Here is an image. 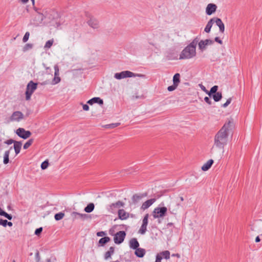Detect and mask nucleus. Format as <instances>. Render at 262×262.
Listing matches in <instances>:
<instances>
[{
    "instance_id": "a211bd4d",
    "label": "nucleus",
    "mask_w": 262,
    "mask_h": 262,
    "mask_svg": "<svg viewBox=\"0 0 262 262\" xmlns=\"http://www.w3.org/2000/svg\"><path fill=\"white\" fill-rule=\"evenodd\" d=\"M156 201V199H151L149 200H147L145 202H144L142 206H141V209L143 210L147 209L149 208L152 204H153Z\"/></svg>"
},
{
    "instance_id": "6e6d98bb",
    "label": "nucleus",
    "mask_w": 262,
    "mask_h": 262,
    "mask_svg": "<svg viewBox=\"0 0 262 262\" xmlns=\"http://www.w3.org/2000/svg\"><path fill=\"white\" fill-rule=\"evenodd\" d=\"M172 256H176L178 258H180V255L178 253H176V254H172Z\"/></svg>"
},
{
    "instance_id": "9b49d317",
    "label": "nucleus",
    "mask_w": 262,
    "mask_h": 262,
    "mask_svg": "<svg viewBox=\"0 0 262 262\" xmlns=\"http://www.w3.org/2000/svg\"><path fill=\"white\" fill-rule=\"evenodd\" d=\"M213 43V41L207 39L205 40H201L200 41H198L199 48L202 51L205 50L206 47L208 45H211Z\"/></svg>"
},
{
    "instance_id": "bb28decb",
    "label": "nucleus",
    "mask_w": 262,
    "mask_h": 262,
    "mask_svg": "<svg viewBox=\"0 0 262 262\" xmlns=\"http://www.w3.org/2000/svg\"><path fill=\"white\" fill-rule=\"evenodd\" d=\"M157 255L161 256L162 258H164L166 259H168L170 258V252L168 250L161 252L158 253Z\"/></svg>"
},
{
    "instance_id": "b1692460",
    "label": "nucleus",
    "mask_w": 262,
    "mask_h": 262,
    "mask_svg": "<svg viewBox=\"0 0 262 262\" xmlns=\"http://www.w3.org/2000/svg\"><path fill=\"white\" fill-rule=\"evenodd\" d=\"M213 163V160L212 159L209 160L206 163H205L202 166V170L203 171H207L208 170L211 166L212 164Z\"/></svg>"
},
{
    "instance_id": "2f4dec72",
    "label": "nucleus",
    "mask_w": 262,
    "mask_h": 262,
    "mask_svg": "<svg viewBox=\"0 0 262 262\" xmlns=\"http://www.w3.org/2000/svg\"><path fill=\"white\" fill-rule=\"evenodd\" d=\"M9 151H5V152L4 153V160H3V163L5 164H7L9 163Z\"/></svg>"
},
{
    "instance_id": "f3484780",
    "label": "nucleus",
    "mask_w": 262,
    "mask_h": 262,
    "mask_svg": "<svg viewBox=\"0 0 262 262\" xmlns=\"http://www.w3.org/2000/svg\"><path fill=\"white\" fill-rule=\"evenodd\" d=\"M147 195V193L135 194L133 196L132 198V202L134 204H137L140 201H141L142 199V198L146 197Z\"/></svg>"
},
{
    "instance_id": "9d476101",
    "label": "nucleus",
    "mask_w": 262,
    "mask_h": 262,
    "mask_svg": "<svg viewBox=\"0 0 262 262\" xmlns=\"http://www.w3.org/2000/svg\"><path fill=\"white\" fill-rule=\"evenodd\" d=\"M148 214H146L144 216L142 220V225L139 230V233L141 234H144L146 231L147 229V226L148 225Z\"/></svg>"
},
{
    "instance_id": "1a4fd4ad",
    "label": "nucleus",
    "mask_w": 262,
    "mask_h": 262,
    "mask_svg": "<svg viewBox=\"0 0 262 262\" xmlns=\"http://www.w3.org/2000/svg\"><path fill=\"white\" fill-rule=\"evenodd\" d=\"M16 134L20 138L26 139L31 135V133L29 130H26L23 128H18L16 130Z\"/></svg>"
},
{
    "instance_id": "37998d69",
    "label": "nucleus",
    "mask_w": 262,
    "mask_h": 262,
    "mask_svg": "<svg viewBox=\"0 0 262 262\" xmlns=\"http://www.w3.org/2000/svg\"><path fill=\"white\" fill-rule=\"evenodd\" d=\"M32 48V44L27 43V44H26L24 46V49H23V51H26L31 49Z\"/></svg>"
},
{
    "instance_id": "8fccbe9b",
    "label": "nucleus",
    "mask_w": 262,
    "mask_h": 262,
    "mask_svg": "<svg viewBox=\"0 0 262 262\" xmlns=\"http://www.w3.org/2000/svg\"><path fill=\"white\" fill-rule=\"evenodd\" d=\"M199 86L203 91H204V92L208 94V91L206 90L205 86H204L202 84H200Z\"/></svg>"
},
{
    "instance_id": "7ed1b4c3",
    "label": "nucleus",
    "mask_w": 262,
    "mask_h": 262,
    "mask_svg": "<svg viewBox=\"0 0 262 262\" xmlns=\"http://www.w3.org/2000/svg\"><path fill=\"white\" fill-rule=\"evenodd\" d=\"M4 144H6L8 145H11L12 143L14 144L13 146H11L6 151H9V154H10V151L13 150V149H14L15 155H17L20 151L21 148V142L19 141H16L13 139H9L4 142Z\"/></svg>"
},
{
    "instance_id": "aec40b11",
    "label": "nucleus",
    "mask_w": 262,
    "mask_h": 262,
    "mask_svg": "<svg viewBox=\"0 0 262 262\" xmlns=\"http://www.w3.org/2000/svg\"><path fill=\"white\" fill-rule=\"evenodd\" d=\"M118 217L121 220H126L129 217V213L124 209H119L118 212Z\"/></svg>"
},
{
    "instance_id": "0eeeda50",
    "label": "nucleus",
    "mask_w": 262,
    "mask_h": 262,
    "mask_svg": "<svg viewBox=\"0 0 262 262\" xmlns=\"http://www.w3.org/2000/svg\"><path fill=\"white\" fill-rule=\"evenodd\" d=\"M126 233L124 231H120L117 232L114 237V240L116 244H121L124 239Z\"/></svg>"
},
{
    "instance_id": "20e7f679",
    "label": "nucleus",
    "mask_w": 262,
    "mask_h": 262,
    "mask_svg": "<svg viewBox=\"0 0 262 262\" xmlns=\"http://www.w3.org/2000/svg\"><path fill=\"white\" fill-rule=\"evenodd\" d=\"M136 76L144 77L145 75L140 74H135L129 71H124L120 73H116L114 75V77L117 79H121L127 77H132Z\"/></svg>"
},
{
    "instance_id": "393cba45",
    "label": "nucleus",
    "mask_w": 262,
    "mask_h": 262,
    "mask_svg": "<svg viewBox=\"0 0 262 262\" xmlns=\"http://www.w3.org/2000/svg\"><path fill=\"white\" fill-rule=\"evenodd\" d=\"M214 19L211 18L208 21L204 29L205 32L209 33L210 32L212 25L214 23Z\"/></svg>"
},
{
    "instance_id": "c85d7f7f",
    "label": "nucleus",
    "mask_w": 262,
    "mask_h": 262,
    "mask_svg": "<svg viewBox=\"0 0 262 262\" xmlns=\"http://www.w3.org/2000/svg\"><path fill=\"white\" fill-rule=\"evenodd\" d=\"M211 96H212L215 102L219 101L222 98L221 92H217L216 93L213 94Z\"/></svg>"
},
{
    "instance_id": "13d9d810",
    "label": "nucleus",
    "mask_w": 262,
    "mask_h": 262,
    "mask_svg": "<svg viewBox=\"0 0 262 262\" xmlns=\"http://www.w3.org/2000/svg\"><path fill=\"white\" fill-rule=\"evenodd\" d=\"M104 233L103 232H98L97 233V235L98 236H102V234H104Z\"/></svg>"
},
{
    "instance_id": "e2e57ef3",
    "label": "nucleus",
    "mask_w": 262,
    "mask_h": 262,
    "mask_svg": "<svg viewBox=\"0 0 262 262\" xmlns=\"http://www.w3.org/2000/svg\"><path fill=\"white\" fill-rule=\"evenodd\" d=\"M111 262H120V261L119 260H116L115 261H112Z\"/></svg>"
},
{
    "instance_id": "49530a36",
    "label": "nucleus",
    "mask_w": 262,
    "mask_h": 262,
    "mask_svg": "<svg viewBox=\"0 0 262 262\" xmlns=\"http://www.w3.org/2000/svg\"><path fill=\"white\" fill-rule=\"evenodd\" d=\"M40 256H39V253L38 251H36L35 253V261L36 262H39L40 261Z\"/></svg>"
},
{
    "instance_id": "39448f33",
    "label": "nucleus",
    "mask_w": 262,
    "mask_h": 262,
    "mask_svg": "<svg viewBox=\"0 0 262 262\" xmlns=\"http://www.w3.org/2000/svg\"><path fill=\"white\" fill-rule=\"evenodd\" d=\"M168 209L166 207H158L152 211V215L154 219L162 218L166 214Z\"/></svg>"
},
{
    "instance_id": "79ce46f5",
    "label": "nucleus",
    "mask_w": 262,
    "mask_h": 262,
    "mask_svg": "<svg viewBox=\"0 0 262 262\" xmlns=\"http://www.w3.org/2000/svg\"><path fill=\"white\" fill-rule=\"evenodd\" d=\"M29 36H30L29 32H27L25 33V35H24V37L23 38V42H27L28 41V39H29Z\"/></svg>"
},
{
    "instance_id": "4be33fe9",
    "label": "nucleus",
    "mask_w": 262,
    "mask_h": 262,
    "mask_svg": "<svg viewBox=\"0 0 262 262\" xmlns=\"http://www.w3.org/2000/svg\"><path fill=\"white\" fill-rule=\"evenodd\" d=\"M71 215L74 219H80L83 220L86 219L88 216V215L86 214L80 213L77 212H73Z\"/></svg>"
},
{
    "instance_id": "c03bdc74",
    "label": "nucleus",
    "mask_w": 262,
    "mask_h": 262,
    "mask_svg": "<svg viewBox=\"0 0 262 262\" xmlns=\"http://www.w3.org/2000/svg\"><path fill=\"white\" fill-rule=\"evenodd\" d=\"M231 100L232 98H229V99H227L226 102L222 105V106L223 107H226L231 103Z\"/></svg>"
},
{
    "instance_id": "ddd939ff",
    "label": "nucleus",
    "mask_w": 262,
    "mask_h": 262,
    "mask_svg": "<svg viewBox=\"0 0 262 262\" xmlns=\"http://www.w3.org/2000/svg\"><path fill=\"white\" fill-rule=\"evenodd\" d=\"M24 115L19 111L14 112L10 117V120L12 121H19L23 119Z\"/></svg>"
},
{
    "instance_id": "5fc2aeb1",
    "label": "nucleus",
    "mask_w": 262,
    "mask_h": 262,
    "mask_svg": "<svg viewBox=\"0 0 262 262\" xmlns=\"http://www.w3.org/2000/svg\"><path fill=\"white\" fill-rule=\"evenodd\" d=\"M82 107H83V110H84L85 111H88L89 110V106H88V105H87L86 104H83Z\"/></svg>"
},
{
    "instance_id": "09e8293b",
    "label": "nucleus",
    "mask_w": 262,
    "mask_h": 262,
    "mask_svg": "<svg viewBox=\"0 0 262 262\" xmlns=\"http://www.w3.org/2000/svg\"><path fill=\"white\" fill-rule=\"evenodd\" d=\"M42 231V228L40 227L35 230V234L37 235H39Z\"/></svg>"
},
{
    "instance_id": "cd10ccee",
    "label": "nucleus",
    "mask_w": 262,
    "mask_h": 262,
    "mask_svg": "<svg viewBox=\"0 0 262 262\" xmlns=\"http://www.w3.org/2000/svg\"><path fill=\"white\" fill-rule=\"evenodd\" d=\"M95 208V205L94 203H89L85 208H84V211L86 213H90L92 212Z\"/></svg>"
},
{
    "instance_id": "c9c22d12",
    "label": "nucleus",
    "mask_w": 262,
    "mask_h": 262,
    "mask_svg": "<svg viewBox=\"0 0 262 262\" xmlns=\"http://www.w3.org/2000/svg\"><path fill=\"white\" fill-rule=\"evenodd\" d=\"M64 214L61 212L56 213L54 217L56 221H59V220H61L64 217Z\"/></svg>"
},
{
    "instance_id": "473e14b6",
    "label": "nucleus",
    "mask_w": 262,
    "mask_h": 262,
    "mask_svg": "<svg viewBox=\"0 0 262 262\" xmlns=\"http://www.w3.org/2000/svg\"><path fill=\"white\" fill-rule=\"evenodd\" d=\"M12 223L11 222H8L6 220L1 219V225L4 227H6L7 225L9 227H11L12 226Z\"/></svg>"
},
{
    "instance_id": "de8ad7c7",
    "label": "nucleus",
    "mask_w": 262,
    "mask_h": 262,
    "mask_svg": "<svg viewBox=\"0 0 262 262\" xmlns=\"http://www.w3.org/2000/svg\"><path fill=\"white\" fill-rule=\"evenodd\" d=\"M56 258L55 256H51L50 258L46 259V262H56Z\"/></svg>"
},
{
    "instance_id": "ea45409f",
    "label": "nucleus",
    "mask_w": 262,
    "mask_h": 262,
    "mask_svg": "<svg viewBox=\"0 0 262 262\" xmlns=\"http://www.w3.org/2000/svg\"><path fill=\"white\" fill-rule=\"evenodd\" d=\"M120 124V123H112V124L106 125L105 127H106V128H115V127L119 126Z\"/></svg>"
},
{
    "instance_id": "6ab92c4d",
    "label": "nucleus",
    "mask_w": 262,
    "mask_h": 262,
    "mask_svg": "<svg viewBox=\"0 0 262 262\" xmlns=\"http://www.w3.org/2000/svg\"><path fill=\"white\" fill-rule=\"evenodd\" d=\"M213 18H215L214 22L219 27L220 31L222 33H223L225 31V26L222 20L220 18L217 17H213Z\"/></svg>"
},
{
    "instance_id": "864d4df0",
    "label": "nucleus",
    "mask_w": 262,
    "mask_h": 262,
    "mask_svg": "<svg viewBox=\"0 0 262 262\" xmlns=\"http://www.w3.org/2000/svg\"><path fill=\"white\" fill-rule=\"evenodd\" d=\"M215 41L218 42L219 43L222 45L223 43V41L221 40L219 37H216L214 39Z\"/></svg>"
},
{
    "instance_id": "a878e982",
    "label": "nucleus",
    "mask_w": 262,
    "mask_h": 262,
    "mask_svg": "<svg viewBox=\"0 0 262 262\" xmlns=\"http://www.w3.org/2000/svg\"><path fill=\"white\" fill-rule=\"evenodd\" d=\"M88 23L90 26H91L92 28L94 29L97 28L99 27L98 21L95 19H90L88 21Z\"/></svg>"
},
{
    "instance_id": "c756f323",
    "label": "nucleus",
    "mask_w": 262,
    "mask_h": 262,
    "mask_svg": "<svg viewBox=\"0 0 262 262\" xmlns=\"http://www.w3.org/2000/svg\"><path fill=\"white\" fill-rule=\"evenodd\" d=\"M180 75L179 73L176 74L173 77V83L175 85H178L180 83Z\"/></svg>"
},
{
    "instance_id": "4468645a",
    "label": "nucleus",
    "mask_w": 262,
    "mask_h": 262,
    "mask_svg": "<svg viewBox=\"0 0 262 262\" xmlns=\"http://www.w3.org/2000/svg\"><path fill=\"white\" fill-rule=\"evenodd\" d=\"M135 250V254L136 256L141 258L145 254L146 251L144 249L141 248L139 247H130Z\"/></svg>"
},
{
    "instance_id": "72a5a7b5",
    "label": "nucleus",
    "mask_w": 262,
    "mask_h": 262,
    "mask_svg": "<svg viewBox=\"0 0 262 262\" xmlns=\"http://www.w3.org/2000/svg\"><path fill=\"white\" fill-rule=\"evenodd\" d=\"M110 240V237L105 236L100 239L99 243L100 244H105Z\"/></svg>"
},
{
    "instance_id": "423d86ee",
    "label": "nucleus",
    "mask_w": 262,
    "mask_h": 262,
    "mask_svg": "<svg viewBox=\"0 0 262 262\" xmlns=\"http://www.w3.org/2000/svg\"><path fill=\"white\" fill-rule=\"evenodd\" d=\"M36 83H34L32 81H30L27 84V89L26 91V99L29 100L31 98L32 94L33 93L34 91L37 89Z\"/></svg>"
},
{
    "instance_id": "6e6552de",
    "label": "nucleus",
    "mask_w": 262,
    "mask_h": 262,
    "mask_svg": "<svg viewBox=\"0 0 262 262\" xmlns=\"http://www.w3.org/2000/svg\"><path fill=\"white\" fill-rule=\"evenodd\" d=\"M180 204L176 201H171L168 206V210L173 214H176L180 208Z\"/></svg>"
},
{
    "instance_id": "58836bf2",
    "label": "nucleus",
    "mask_w": 262,
    "mask_h": 262,
    "mask_svg": "<svg viewBox=\"0 0 262 262\" xmlns=\"http://www.w3.org/2000/svg\"><path fill=\"white\" fill-rule=\"evenodd\" d=\"M129 246H139V244L137 239L135 238H133L130 240Z\"/></svg>"
},
{
    "instance_id": "f257e3e1",
    "label": "nucleus",
    "mask_w": 262,
    "mask_h": 262,
    "mask_svg": "<svg viewBox=\"0 0 262 262\" xmlns=\"http://www.w3.org/2000/svg\"><path fill=\"white\" fill-rule=\"evenodd\" d=\"M234 127V123L232 119H229L225 122L214 136L212 151L216 148L224 151V147L227 144L229 136L232 133Z\"/></svg>"
},
{
    "instance_id": "3c124183",
    "label": "nucleus",
    "mask_w": 262,
    "mask_h": 262,
    "mask_svg": "<svg viewBox=\"0 0 262 262\" xmlns=\"http://www.w3.org/2000/svg\"><path fill=\"white\" fill-rule=\"evenodd\" d=\"M204 101L207 103H208V104H211V100L210 99V98L208 97H205L204 98Z\"/></svg>"
},
{
    "instance_id": "f704fd0d",
    "label": "nucleus",
    "mask_w": 262,
    "mask_h": 262,
    "mask_svg": "<svg viewBox=\"0 0 262 262\" xmlns=\"http://www.w3.org/2000/svg\"><path fill=\"white\" fill-rule=\"evenodd\" d=\"M1 216H4L9 220H11L12 219V215L7 213L5 211L1 209Z\"/></svg>"
},
{
    "instance_id": "4c0bfd02",
    "label": "nucleus",
    "mask_w": 262,
    "mask_h": 262,
    "mask_svg": "<svg viewBox=\"0 0 262 262\" xmlns=\"http://www.w3.org/2000/svg\"><path fill=\"white\" fill-rule=\"evenodd\" d=\"M33 142V139H29L27 142H26V143L24 145V146H23V148L25 149H26L27 148H28L32 144Z\"/></svg>"
},
{
    "instance_id": "0e129e2a",
    "label": "nucleus",
    "mask_w": 262,
    "mask_h": 262,
    "mask_svg": "<svg viewBox=\"0 0 262 262\" xmlns=\"http://www.w3.org/2000/svg\"><path fill=\"white\" fill-rule=\"evenodd\" d=\"M12 262H15V260H13Z\"/></svg>"
},
{
    "instance_id": "5701e85b",
    "label": "nucleus",
    "mask_w": 262,
    "mask_h": 262,
    "mask_svg": "<svg viewBox=\"0 0 262 262\" xmlns=\"http://www.w3.org/2000/svg\"><path fill=\"white\" fill-rule=\"evenodd\" d=\"M115 249L114 247H110L108 250L106 251L104 255V258L105 260H107L108 259L111 258L112 255L114 254Z\"/></svg>"
},
{
    "instance_id": "bf43d9fd",
    "label": "nucleus",
    "mask_w": 262,
    "mask_h": 262,
    "mask_svg": "<svg viewBox=\"0 0 262 262\" xmlns=\"http://www.w3.org/2000/svg\"><path fill=\"white\" fill-rule=\"evenodd\" d=\"M260 241V238L259 236H257L255 238V242H259Z\"/></svg>"
},
{
    "instance_id": "603ef678",
    "label": "nucleus",
    "mask_w": 262,
    "mask_h": 262,
    "mask_svg": "<svg viewBox=\"0 0 262 262\" xmlns=\"http://www.w3.org/2000/svg\"><path fill=\"white\" fill-rule=\"evenodd\" d=\"M162 259V258L161 256L157 254L155 262H161Z\"/></svg>"
},
{
    "instance_id": "4d7b16f0",
    "label": "nucleus",
    "mask_w": 262,
    "mask_h": 262,
    "mask_svg": "<svg viewBox=\"0 0 262 262\" xmlns=\"http://www.w3.org/2000/svg\"><path fill=\"white\" fill-rule=\"evenodd\" d=\"M18 1L21 2V3H23V4H26L29 1V0H18Z\"/></svg>"
},
{
    "instance_id": "412c9836",
    "label": "nucleus",
    "mask_w": 262,
    "mask_h": 262,
    "mask_svg": "<svg viewBox=\"0 0 262 262\" xmlns=\"http://www.w3.org/2000/svg\"><path fill=\"white\" fill-rule=\"evenodd\" d=\"M87 103H88L90 105H92L94 103H98L99 105H102L103 104V101L102 99H101L99 97H94V98L91 99L90 100H89L87 102Z\"/></svg>"
},
{
    "instance_id": "a19ab883",
    "label": "nucleus",
    "mask_w": 262,
    "mask_h": 262,
    "mask_svg": "<svg viewBox=\"0 0 262 262\" xmlns=\"http://www.w3.org/2000/svg\"><path fill=\"white\" fill-rule=\"evenodd\" d=\"M49 165V163L47 161H45L41 164V168L42 169H46Z\"/></svg>"
},
{
    "instance_id": "7c9ffc66",
    "label": "nucleus",
    "mask_w": 262,
    "mask_h": 262,
    "mask_svg": "<svg viewBox=\"0 0 262 262\" xmlns=\"http://www.w3.org/2000/svg\"><path fill=\"white\" fill-rule=\"evenodd\" d=\"M217 89H218V86L217 85H214L213 86V87H212L210 90V91L208 92V95L210 96V97H211V96L214 94H215L217 93Z\"/></svg>"
},
{
    "instance_id": "f8f14e48",
    "label": "nucleus",
    "mask_w": 262,
    "mask_h": 262,
    "mask_svg": "<svg viewBox=\"0 0 262 262\" xmlns=\"http://www.w3.org/2000/svg\"><path fill=\"white\" fill-rule=\"evenodd\" d=\"M124 205V203L122 201H118L116 203H112L110 204L107 208L108 210L110 212H114L115 209L123 207Z\"/></svg>"
},
{
    "instance_id": "680f3d73",
    "label": "nucleus",
    "mask_w": 262,
    "mask_h": 262,
    "mask_svg": "<svg viewBox=\"0 0 262 262\" xmlns=\"http://www.w3.org/2000/svg\"><path fill=\"white\" fill-rule=\"evenodd\" d=\"M32 1V4L34 5L35 3V0H31Z\"/></svg>"
},
{
    "instance_id": "dca6fc26",
    "label": "nucleus",
    "mask_w": 262,
    "mask_h": 262,
    "mask_svg": "<svg viewBox=\"0 0 262 262\" xmlns=\"http://www.w3.org/2000/svg\"><path fill=\"white\" fill-rule=\"evenodd\" d=\"M216 9L217 6L215 4L210 3L207 6L206 13L207 15H210L216 11Z\"/></svg>"
},
{
    "instance_id": "a18cd8bd",
    "label": "nucleus",
    "mask_w": 262,
    "mask_h": 262,
    "mask_svg": "<svg viewBox=\"0 0 262 262\" xmlns=\"http://www.w3.org/2000/svg\"><path fill=\"white\" fill-rule=\"evenodd\" d=\"M177 86H178V85H175L173 83L172 85H170L168 87L167 90L168 91L171 92V91L174 90L177 88Z\"/></svg>"
},
{
    "instance_id": "2eb2a0df",
    "label": "nucleus",
    "mask_w": 262,
    "mask_h": 262,
    "mask_svg": "<svg viewBox=\"0 0 262 262\" xmlns=\"http://www.w3.org/2000/svg\"><path fill=\"white\" fill-rule=\"evenodd\" d=\"M55 70L54 72V78L52 81V83L54 84H57L60 81V78L59 76V67L57 64H55L54 67Z\"/></svg>"
},
{
    "instance_id": "e433bc0d",
    "label": "nucleus",
    "mask_w": 262,
    "mask_h": 262,
    "mask_svg": "<svg viewBox=\"0 0 262 262\" xmlns=\"http://www.w3.org/2000/svg\"><path fill=\"white\" fill-rule=\"evenodd\" d=\"M54 40L53 39L49 40L47 41L44 46L45 49H49L51 47L53 43Z\"/></svg>"
},
{
    "instance_id": "052dcab7",
    "label": "nucleus",
    "mask_w": 262,
    "mask_h": 262,
    "mask_svg": "<svg viewBox=\"0 0 262 262\" xmlns=\"http://www.w3.org/2000/svg\"><path fill=\"white\" fill-rule=\"evenodd\" d=\"M180 200H181V201H184L183 197L181 196V197L180 198Z\"/></svg>"
},
{
    "instance_id": "f03ea898",
    "label": "nucleus",
    "mask_w": 262,
    "mask_h": 262,
    "mask_svg": "<svg viewBox=\"0 0 262 262\" xmlns=\"http://www.w3.org/2000/svg\"><path fill=\"white\" fill-rule=\"evenodd\" d=\"M199 38L196 37L192 42L186 47L181 52L179 59H190L196 55V46Z\"/></svg>"
}]
</instances>
